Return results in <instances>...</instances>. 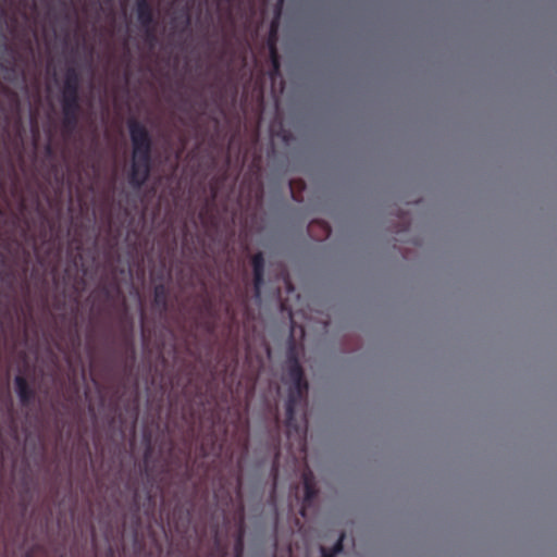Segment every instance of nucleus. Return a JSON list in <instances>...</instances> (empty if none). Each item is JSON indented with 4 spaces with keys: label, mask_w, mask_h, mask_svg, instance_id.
Instances as JSON below:
<instances>
[{
    "label": "nucleus",
    "mask_w": 557,
    "mask_h": 557,
    "mask_svg": "<svg viewBox=\"0 0 557 557\" xmlns=\"http://www.w3.org/2000/svg\"><path fill=\"white\" fill-rule=\"evenodd\" d=\"M343 540H344V534H342L341 537L338 539V541L335 543V545L333 547V552H331L329 554L325 553L324 549L322 548L323 557H335V555L343 549Z\"/></svg>",
    "instance_id": "obj_5"
},
{
    "label": "nucleus",
    "mask_w": 557,
    "mask_h": 557,
    "mask_svg": "<svg viewBox=\"0 0 557 557\" xmlns=\"http://www.w3.org/2000/svg\"><path fill=\"white\" fill-rule=\"evenodd\" d=\"M128 128L133 143L131 183L139 186L147 180L149 174L150 139L147 131L139 123L131 121Z\"/></svg>",
    "instance_id": "obj_1"
},
{
    "label": "nucleus",
    "mask_w": 557,
    "mask_h": 557,
    "mask_svg": "<svg viewBox=\"0 0 557 557\" xmlns=\"http://www.w3.org/2000/svg\"><path fill=\"white\" fill-rule=\"evenodd\" d=\"M314 223H315V228H318V227H323V228H325V230H326V235H327V236L330 235V233H331L330 227H326V226L324 225V223H323L320 219H318L317 216H315Z\"/></svg>",
    "instance_id": "obj_7"
},
{
    "label": "nucleus",
    "mask_w": 557,
    "mask_h": 557,
    "mask_svg": "<svg viewBox=\"0 0 557 557\" xmlns=\"http://www.w3.org/2000/svg\"><path fill=\"white\" fill-rule=\"evenodd\" d=\"M15 385L18 393L20 398L25 401L27 399V384L25 380L21 376L15 377Z\"/></svg>",
    "instance_id": "obj_4"
},
{
    "label": "nucleus",
    "mask_w": 557,
    "mask_h": 557,
    "mask_svg": "<svg viewBox=\"0 0 557 557\" xmlns=\"http://www.w3.org/2000/svg\"><path fill=\"white\" fill-rule=\"evenodd\" d=\"M287 412H288V416L292 414V405L290 404L287 405Z\"/></svg>",
    "instance_id": "obj_11"
},
{
    "label": "nucleus",
    "mask_w": 557,
    "mask_h": 557,
    "mask_svg": "<svg viewBox=\"0 0 557 557\" xmlns=\"http://www.w3.org/2000/svg\"><path fill=\"white\" fill-rule=\"evenodd\" d=\"M314 495H315V498H317L318 497V490L317 488H315Z\"/></svg>",
    "instance_id": "obj_13"
},
{
    "label": "nucleus",
    "mask_w": 557,
    "mask_h": 557,
    "mask_svg": "<svg viewBox=\"0 0 557 557\" xmlns=\"http://www.w3.org/2000/svg\"><path fill=\"white\" fill-rule=\"evenodd\" d=\"M242 548H243L242 540L238 539L236 547H235L236 557L240 556Z\"/></svg>",
    "instance_id": "obj_8"
},
{
    "label": "nucleus",
    "mask_w": 557,
    "mask_h": 557,
    "mask_svg": "<svg viewBox=\"0 0 557 557\" xmlns=\"http://www.w3.org/2000/svg\"><path fill=\"white\" fill-rule=\"evenodd\" d=\"M396 212H397V215H396V216H397L400 221H406V219H407V213H408L409 211H396Z\"/></svg>",
    "instance_id": "obj_9"
},
{
    "label": "nucleus",
    "mask_w": 557,
    "mask_h": 557,
    "mask_svg": "<svg viewBox=\"0 0 557 557\" xmlns=\"http://www.w3.org/2000/svg\"><path fill=\"white\" fill-rule=\"evenodd\" d=\"M270 50H271V59H272L273 66H274L275 70H277L278 69V63H277V58H276L275 49H274L273 46H271Z\"/></svg>",
    "instance_id": "obj_6"
},
{
    "label": "nucleus",
    "mask_w": 557,
    "mask_h": 557,
    "mask_svg": "<svg viewBox=\"0 0 557 557\" xmlns=\"http://www.w3.org/2000/svg\"><path fill=\"white\" fill-rule=\"evenodd\" d=\"M305 486H306L307 497H309L310 493H311V486H310V481L307 478L305 479Z\"/></svg>",
    "instance_id": "obj_10"
},
{
    "label": "nucleus",
    "mask_w": 557,
    "mask_h": 557,
    "mask_svg": "<svg viewBox=\"0 0 557 557\" xmlns=\"http://www.w3.org/2000/svg\"><path fill=\"white\" fill-rule=\"evenodd\" d=\"M288 379L294 385L298 394L301 393L302 388V371L297 361L290 360L288 363Z\"/></svg>",
    "instance_id": "obj_2"
},
{
    "label": "nucleus",
    "mask_w": 557,
    "mask_h": 557,
    "mask_svg": "<svg viewBox=\"0 0 557 557\" xmlns=\"http://www.w3.org/2000/svg\"><path fill=\"white\" fill-rule=\"evenodd\" d=\"M252 267H253V274H255L256 295L259 296L260 286L262 284V274H263V257L261 253L253 256Z\"/></svg>",
    "instance_id": "obj_3"
},
{
    "label": "nucleus",
    "mask_w": 557,
    "mask_h": 557,
    "mask_svg": "<svg viewBox=\"0 0 557 557\" xmlns=\"http://www.w3.org/2000/svg\"><path fill=\"white\" fill-rule=\"evenodd\" d=\"M139 11H140V12H139V15H140V17H141V16H143V9H141V7L139 8Z\"/></svg>",
    "instance_id": "obj_12"
}]
</instances>
